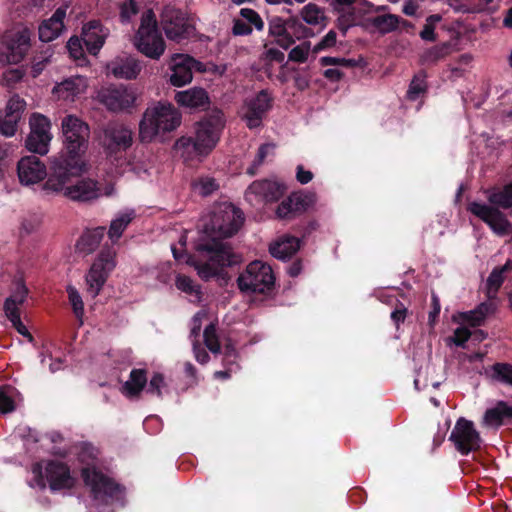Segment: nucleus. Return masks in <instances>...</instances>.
Listing matches in <instances>:
<instances>
[{
  "label": "nucleus",
  "instance_id": "dca6fc26",
  "mask_svg": "<svg viewBox=\"0 0 512 512\" xmlns=\"http://www.w3.org/2000/svg\"><path fill=\"white\" fill-rule=\"evenodd\" d=\"M132 143V130L122 123H109L103 129L101 145L109 155L126 151Z\"/></svg>",
  "mask_w": 512,
  "mask_h": 512
},
{
  "label": "nucleus",
  "instance_id": "2eb2a0df",
  "mask_svg": "<svg viewBox=\"0 0 512 512\" xmlns=\"http://www.w3.org/2000/svg\"><path fill=\"white\" fill-rule=\"evenodd\" d=\"M286 186L276 179L256 180L249 185L245 197L251 204L278 201L285 193Z\"/></svg>",
  "mask_w": 512,
  "mask_h": 512
},
{
  "label": "nucleus",
  "instance_id": "79ce46f5",
  "mask_svg": "<svg viewBox=\"0 0 512 512\" xmlns=\"http://www.w3.org/2000/svg\"><path fill=\"white\" fill-rule=\"evenodd\" d=\"M288 32L298 40L313 37V31L305 26L299 19L293 18L287 21Z\"/></svg>",
  "mask_w": 512,
  "mask_h": 512
},
{
  "label": "nucleus",
  "instance_id": "e433bc0d",
  "mask_svg": "<svg viewBox=\"0 0 512 512\" xmlns=\"http://www.w3.org/2000/svg\"><path fill=\"white\" fill-rule=\"evenodd\" d=\"M133 216L134 212L129 211L120 213L114 220H112L108 235L113 242H116L122 236L124 230L133 219Z\"/></svg>",
  "mask_w": 512,
  "mask_h": 512
},
{
  "label": "nucleus",
  "instance_id": "9b49d317",
  "mask_svg": "<svg viewBox=\"0 0 512 512\" xmlns=\"http://www.w3.org/2000/svg\"><path fill=\"white\" fill-rule=\"evenodd\" d=\"M449 440L461 455L479 450L483 442L473 422L465 418H459L456 421Z\"/></svg>",
  "mask_w": 512,
  "mask_h": 512
},
{
  "label": "nucleus",
  "instance_id": "774afa93",
  "mask_svg": "<svg viewBox=\"0 0 512 512\" xmlns=\"http://www.w3.org/2000/svg\"><path fill=\"white\" fill-rule=\"evenodd\" d=\"M232 31L234 35H248L252 32V27L242 18L235 19Z\"/></svg>",
  "mask_w": 512,
  "mask_h": 512
},
{
  "label": "nucleus",
  "instance_id": "052dcab7",
  "mask_svg": "<svg viewBox=\"0 0 512 512\" xmlns=\"http://www.w3.org/2000/svg\"><path fill=\"white\" fill-rule=\"evenodd\" d=\"M207 317V313L203 310L198 311L191 320V329H190V338L191 340H196V338L200 334L201 325L203 319Z\"/></svg>",
  "mask_w": 512,
  "mask_h": 512
},
{
  "label": "nucleus",
  "instance_id": "1a4fd4ad",
  "mask_svg": "<svg viewBox=\"0 0 512 512\" xmlns=\"http://www.w3.org/2000/svg\"><path fill=\"white\" fill-rule=\"evenodd\" d=\"M274 275L271 267L261 261L249 263L238 276L237 284L244 293H266L274 285Z\"/></svg>",
  "mask_w": 512,
  "mask_h": 512
},
{
  "label": "nucleus",
  "instance_id": "cd10ccee",
  "mask_svg": "<svg viewBox=\"0 0 512 512\" xmlns=\"http://www.w3.org/2000/svg\"><path fill=\"white\" fill-rule=\"evenodd\" d=\"M300 248V240L296 237L286 236L272 245H270V253L279 260H286L293 256Z\"/></svg>",
  "mask_w": 512,
  "mask_h": 512
},
{
  "label": "nucleus",
  "instance_id": "2f4dec72",
  "mask_svg": "<svg viewBox=\"0 0 512 512\" xmlns=\"http://www.w3.org/2000/svg\"><path fill=\"white\" fill-rule=\"evenodd\" d=\"M512 417V408L505 402H499L495 407L488 409L483 417V424L490 427H498L504 418Z\"/></svg>",
  "mask_w": 512,
  "mask_h": 512
},
{
  "label": "nucleus",
  "instance_id": "603ef678",
  "mask_svg": "<svg viewBox=\"0 0 512 512\" xmlns=\"http://www.w3.org/2000/svg\"><path fill=\"white\" fill-rule=\"evenodd\" d=\"M310 52V42H303L289 52V59L294 62L303 63L307 60Z\"/></svg>",
  "mask_w": 512,
  "mask_h": 512
},
{
  "label": "nucleus",
  "instance_id": "c85d7f7f",
  "mask_svg": "<svg viewBox=\"0 0 512 512\" xmlns=\"http://www.w3.org/2000/svg\"><path fill=\"white\" fill-rule=\"evenodd\" d=\"M269 34L276 38V42L284 49H288L295 39L288 32L287 22L280 17H273L269 21Z\"/></svg>",
  "mask_w": 512,
  "mask_h": 512
},
{
  "label": "nucleus",
  "instance_id": "7c9ffc66",
  "mask_svg": "<svg viewBox=\"0 0 512 512\" xmlns=\"http://www.w3.org/2000/svg\"><path fill=\"white\" fill-rule=\"evenodd\" d=\"M400 20V17L395 14L385 13L367 18V23L373 26L379 33L387 34L398 28Z\"/></svg>",
  "mask_w": 512,
  "mask_h": 512
},
{
  "label": "nucleus",
  "instance_id": "0e129e2a",
  "mask_svg": "<svg viewBox=\"0 0 512 512\" xmlns=\"http://www.w3.org/2000/svg\"><path fill=\"white\" fill-rule=\"evenodd\" d=\"M434 372V367L427 366L425 371L419 370L416 378L414 379V386L417 390L424 389L428 386V374Z\"/></svg>",
  "mask_w": 512,
  "mask_h": 512
},
{
  "label": "nucleus",
  "instance_id": "864d4df0",
  "mask_svg": "<svg viewBox=\"0 0 512 512\" xmlns=\"http://www.w3.org/2000/svg\"><path fill=\"white\" fill-rule=\"evenodd\" d=\"M496 379L512 386V365L497 363L493 366Z\"/></svg>",
  "mask_w": 512,
  "mask_h": 512
},
{
  "label": "nucleus",
  "instance_id": "c9c22d12",
  "mask_svg": "<svg viewBox=\"0 0 512 512\" xmlns=\"http://www.w3.org/2000/svg\"><path fill=\"white\" fill-rule=\"evenodd\" d=\"M104 235V228L99 227L93 231H88L81 236L77 243L78 249L83 253H91L99 245Z\"/></svg>",
  "mask_w": 512,
  "mask_h": 512
},
{
  "label": "nucleus",
  "instance_id": "f3484780",
  "mask_svg": "<svg viewBox=\"0 0 512 512\" xmlns=\"http://www.w3.org/2000/svg\"><path fill=\"white\" fill-rule=\"evenodd\" d=\"M5 50L0 52L1 64H17L23 60L30 47L28 29L13 31L5 36Z\"/></svg>",
  "mask_w": 512,
  "mask_h": 512
},
{
  "label": "nucleus",
  "instance_id": "8fccbe9b",
  "mask_svg": "<svg viewBox=\"0 0 512 512\" xmlns=\"http://www.w3.org/2000/svg\"><path fill=\"white\" fill-rule=\"evenodd\" d=\"M240 16L246 23H248L250 26L253 25L257 30L263 29L264 22L255 10L250 8H242L240 10Z\"/></svg>",
  "mask_w": 512,
  "mask_h": 512
},
{
  "label": "nucleus",
  "instance_id": "49530a36",
  "mask_svg": "<svg viewBox=\"0 0 512 512\" xmlns=\"http://www.w3.org/2000/svg\"><path fill=\"white\" fill-rule=\"evenodd\" d=\"M426 88L427 84L425 77L422 75H417L412 79L410 83L407 96L410 100H417L422 94L425 93Z\"/></svg>",
  "mask_w": 512,
  "mask_h": 512
},
{
  "label": "nucleus",
  "instance_id": "39448f33",
  "mask_svg": "<svg viewBox=\"0 0 512 512\" xmlns=\"http://www.w3.org/2000/svg\"><path fill=\"white\" fill-rule=\"evenodd\" d=\"M61 131L66 152L52 161H83L82 155L88 148L90 138L89 125L78 116L68 114L62 118Z\"/></svg>",
  "mask_w": 512,
  "mask_h": 512
},
{
  "label": "nucleus",
  "instance_id": "473e14b6",
  "mask_svg": "<svg viewBox=\"0 0 512 512\" xmlns=\"http://www.w3.org/2000/svg\"><path fill=\"white\" fill-rule=\"evenodd\" d=\"M28 295V289L19 281L16 283L15 288L11 295L5 300L4 311L5 315L20 313L19 307L25 302Z\"/></svg>",
  "mask_w": 512,
  "mask_h": 512
},
{
  "label": "nucleus",
  "instance_id": "a18cd8bd",
  "mask_svg": "<svg viewBox=\"0 0 512 512\" xmlns=\"http://www.w3.org/2000/svg\"><path fill=\"white\" fill-rule=\"evenodd\" d=\"M67 293H68L69 301H70V304L72 305L73 312H74L75 316L79 320H81L84 315V303L82 301V298H81L79 292L77 291V289L74 286L69 285V286H67Z\"/></svg>",
  "mask_w": 512,
  "mask_h": 512
},
{
  "label": "nucleus",
  "instance_id": "5701e85b",
  "mask_svg": "<svg viewBox=\"0 0 512 512\" xmlns=\"http://www.w3.org/2000/svg\"><path fill=\"white\" fill-rule=\"evenodd\" d=\"M109 30L105 28L99 21L92 20L83 26L82 40L88 51L96 55L103 46Z\"/></svg>",
  "mask_w": 512,
  "mask_h": 512
},
{
  "label": "nucleus",
  "instance_id": "4be33fe9",
  "mask_svg": "<svg viewBox=\"0 0 512 512\" xmlns=\"http://www.w3.org/2000/svg\"><path fill=\"white\" fill-rule=\"evenodd\" d=\"M87 88V78L83 76H73L56 84L52 93L59 100L73 102L83 95Z\"/></svg>",
  "mask_w": 512,
  "mask_h": 512
},
{
  "label": "nucleus",
  "instance_id": "13d9d810",
  "mask_svg": "<svg viewBox=\"0 0 512 512\" xmlns=\"http://www.w3.org/2000/svg\"><path fill=\"white\" fill-rule=\"evenodd\" d=\"M137 12L138 9L135 1L125 0L120 7V17L122 22H129Z\"/></svg>",
  "mask_w": 512,
  "mask_h": 512
},
{
  "label": "nucleus",
  "instance_id": "c03bdc74",
  "mask_svg": "<svg viewBox=\"0 0 512 512\" xmlns=\"http://www.w3.org/2000/svg\"><path fill=\"white\" fill-rule=\"evenodd\" d=\"M204 343L206 347L213 354H218L221 350V345L219 342V337L216 332V326L213 323H210L204 330L203 333Z\"/></svg>",
  "mask_w": 512,
  "mask_h": 512
},
{
  "label": "nucleus",
  "instance_id": "4d7b16f0",
  "mask_svg": "<svg viewBox=\"0 0 512 512\" xmlns=\"http://www.w3.org/2000/svg\"><path fill=\"white\" fill-rule=\"evenodd\" d=\"M165 387L164 377L160 373H155L148 384L147 392L158 397L162 396V389Z\"/></svg>",
  "mask_w": 512,
  "mask_h": 512
},
{
  "label": "nucleus",
  "instance_id": "9d476101",
  "mask_svg": "<svg viewBox=\"0 0 512 512\" xmlns=\"http://www.w3.org/2000/svg\"><path fill=\"white\" fill-rule=\"evenodd\" d=\"M116 253L112 249L103 250L91 265L85 276L87 293L95 298L102 290L109 274L116 266Z\"/></svg>",
  "mask_w": 512,
  "mask_h": 512
},
{
  "label": "nucleus",
  "instance_id": "7ed1b4c3",
  "mask_svg": "<svg viewBox=\"0 0 512 512\" xmlns=\"http://www.w3.org/2000/svg\"><path fill=\"white\" fill-rule=\"evenodd\" d=\"M224 116L220 110H212L195 125V136H182L174 145L184 161L202 159L217 145L224 128Z\"/></svg>",
  "mask_w": 512,
  "mask_h": 512
},
{
  "label": "nucleus",
  "instance_id": "338daca9",
  "mask_svg": "<svg viewBox=\"0 0 512 512\" xmlns=\"http://www.w3.org/2000/svg\"><path fill=\"white\" fill-rule=\"evenodd\" d=\"M24 72L20 68L9 69L4 72L3 79L8 86H12L22 79Z\"/></svg>",
  "mask_w": 512,
  "mask_h": 512
},
{
  "label": "nucleus",
  "instance_id": "f8f14e48",
  "mask_svg": "<svg viewBox=\"0 0 512 512\" xmlns=\"http://www.w3.org/2000/svg\"><path fill=\"white\" fill-rule=\"evenodd\" d=\"M30 133L26 139V147L29 151L45 155L52 140L51 122L40 113H33L29 119Z\"/></svg>",
  "mask_w": 512,
  "mask_h": 512
},
{
  "label": "nucleus",
  "instance_id": "37998d69",
  "mask_svg": "<svg viewBox=\"0 0 512 512\" xmlns=\"http://www.w3.org/2000/svg\"><path fill=\"white\" fill-rule=\"evenodd\" d=\"M175 285L178 290L190 296H194L197 300L200 299V287L188 276L178 275L176 277Z\"/></svg>",
  "mask_w": 512,
  "mask_h": 512
},
{
  "label": "nucleus",
  "instance_id": "412c9836",
  "mask_svg": "<svg viewBox=\"0 0 512 512\" xmlns=\"http://www.w3.org/2000/svg\"><path fill=\"white\" fill-rule=\"evenodd\" d=\"M19 180L24 185H32L42 181L47 170L45 164L35 155L22 157L17 165Z\"/></svg>",
  "mask_w": 512,
  "mask_h": 512
},
{
  "label": "nucleus",
  "instance_id": "b1692460",
  "mask_svg": "<svg viewBox=\"0 0 512 512\" xmlns=\"http://www.w3.org/2000/svg\"><path fill=\"white\" fill-rule=\"evenodd\" d=\"M108 72L116 78L131 80L135 79L141 69V63L132 56H120L107 65Z\"/></svg>",
  "mask_w": 512,
  "mask_h": 512
},
{
  "label": "nucleus",
  "instance_id": "4468645a",
  "mask_svg": "<svg viewBox=\"0 0 512 512\" xmlns=\"http://www.w3.org/2000/svg\"><path fill=\"white\" fill-rule=\"evenodd\" d=\"M498 208L479 202H472L468 206V210L485 222L496 235H512V223Z\"/></svg>",
  "mask_w": 512,
  "mask_h": 512
},
{
  "label": "nucleus",
  "instance_id": "6ab92c4d",
  "mask_svg": "<svg viewBox=\"0 0 512 512\" xmlns=\"http://www.w3.org/2000/svg\"><path fill=\"white\" fill-rule=\"evenodd\" d=\"M161 23L166 36L176 42L189 37L193 32L192 25L185 15L177 9L166 8L163 11Z\"/></svg>",
  "mask_w": 512,
  "mask_h": 512
},
{
  "label": "nucleus",
  "instance_id": "0eeeda50",
  "mask_svg": "<svg viewBox=\"0 0 512 512\" xmlns=\"http://www.w3.org/2000/svg\"><path fill=\"white\" fill-rule=\"evenodd\" d=\"M82 478L85 485L90 488L93 499L97 505L121 502L124 496V488L112 478L102 473L94 466L82 469Z\"/></svg>",
  "mask_w": 512,
  "mask_h": 512
},
{
  "label": "nucleus",
  "instance_id": "680f3d73",
  "mask_svg": "<svg viewBox=\"0 0 512 512\" xmlns=\"http://www.w3.org/2000/svg\"><path fill=\"white\" fill-rule=\"evenodd\" d=\"M11 390H0V412L8 413L15 409Z\"/></svg>",
  "mask_w": 512,
  "mask_h": 512
},
{
  "label": "nucleus",
  "instance_id": "de8ad7c7",
  "mask_svg": "<svg viewBox=\"0 0 512 512\" xmlns=\"http://www.w3.org/2000/svg\"><path fill=\"white\" fill-rule=\"evenodd\" d=\"M19 120L20 118H17V115L5 113L4 116H0V133L6 137L13 136L17 130Z\"/></svg>",
  "mask_w": 512,
  "mask_h": 512
},
{
  "label": "nucleus",
  "instance_id": "aec40b11",
  "mask_svg": "<svg viewBox=\"0 0 512 512\" xmlns=\"http://www.w3.org/2000/svg\"><path fill=\"white\" fill-rule=\"evenodd\" d=\"M198 62L187 54H174L170 59V83L175 87L189 84L193 78V69Z\"/></svg>",
  "mask_w": 512,
  "mask_h": 512
},
{
  "label": "nucleus",
  "instance_id": "393cba45",
  "mask_svg": "<svg viewBox=\"0 0 512 512\" xmlns=\"http://www.w3.org/2000/svg\"><path fill=\"white\" fill-rule=\"evenodd\" d=\"M68 6L64 5L56 9L53 15L39 26V38L43 42H50L58 38L64 29V19Z\"/></svg>",
  "mask_w": 512,
  "mask_h": 512
},
{
  "label": "nucleus",
  "instance_id": "20e7f679",
  "mask_svg": "<svg viewBox=\"0 0 512 512\" xmlns=\"http://www.w3.org/2000/svg\"><path fill=\"white\" fill-rule=\"evenodd\" d=\"M180 124L179 111L170 103L158 102L145 110L139 123V139L143 143L163 139L166 133L174 131Z\"/></svg>",
  "mask_w": 512,
  "mask_h": 512
},
{
  "label": "nucleus",
  "instance_id": "bf43d9fd",
  "mask_svg": "<svg viewBox=\"0 0 512 512\" xmlns=\"http://www.w3.org/2000/svg\"><path fill=\"white\" fill-rule=\"evenodd\" d=\"M337 40V34L334 30H330L318 44H316L313 48L314 53H318L322 50H326L335 46Z\"/></svg>",
  "mask_w": 512,
  "mask_h": 512
},
{
  "label": "nucleus",
  "instance_id": "a878e982",
  "mask_svg": "<svg viewBox=\"0 0 512 512\" xmlns=\"http://www.w3.org/2000/svg\"><path fill=\"white\" fill-rule=\"evenodd\" d=\"M315 202L316 195L314 193L290 196L279 204L276 215L278 218L286 219L295 212L306 210Z\"/></svg>",
  "mask_w": 512,
  "mask_h": 512
},
{
  "label": "nucleus",
  "instance_id": "4c0bfd02",
  "mask_svg": "<svg viewBox=\"0 0 512 512\" xmlns=\"http://www.w3.org/2000/svg\"><path fill=\"white\" fill-rule=\"evenodd\" d=\"M511 267V263L508 261L503 267L496 268L490 273L486 283L487 295L489 298L495 297L498 289L500 288L504 281L503 273L510 269Z\"/></svg>",
  "mask_w": 512,
  "mask_h": 512
},
{
  "label": "nucleus",
  "instance_id": "bb28decb",
  "mask_svg": "<svg viewBox=\"0 0 512 512\" xmlns=\"http://www.w3.org/2000/svg\"><path fill=\"white\" fill-rule=\"evenodd\" d=\"M175 101L182 107L199 109L209 104V96L203 88L193 87L177 92Z\"/></svg>",
  "mask_w": 512,
  "mask_h": 512
},
{
  "label": "nucleus",
  "instance_id": "a211bd4d",
  "mask_svg": "<svg viewBox=\"0 0 512 512\" xmlns=\"http://www.w3.org/2000/svg\"><path fill=\"white\" fill-rule=\"evenodd\" d=\"M97 100L110 111H122L134 105L136 94L123 85L110 86L98 91Z\"/></svg>",
  "mask_w": 512,
  "mask_h": 512
},
{
  "label": "nucleus",
  "instance_id": "6e6d98bb",
  "mask_svg": "<svg viewBox=\"0 0 512 512\" xmlns=\"http://www.w3.org/2000/svg\"><path fill=\"white\" fill-rule=\"evenodd\" d=\"M6 317L10 320L12 326L17 330L19 334L26 337L29 342H33L34 338L21 321L20 313L8 314Z\"/></svg>",
  "mask_w": 512,
  "mask_h": 512
},
{
  "label": "nucleus",
  "instance_id": "f704fd0d",
  "mask_svg": "<svg viewBox=\"0 0 512 512\" xmlns=\"http://www.w3.org/2000/svg\"><path fill=\"white\" fill-rule=\"evenodd\" d=\"M301 19L310 26H326V15L323 8L314 3H308L300 11Z\"/></svg>",
  "mask_w": 512,
  "mask_h": 512
},
{
  "label": "nucleus",
  "instance_id": "3c124183",
  "mask_svg": "<svg viewBox=\"0 0 512 512\" xmlns=\"http://www.w3.org/2000/svg\"><path fill=\"white\" fill-rule=\"evenodd\" d=\"M26 107V102L24 99L15 95L11 97L7 103L5 113L8 115H17V118L21 119L22 113L24 112Z\"/></svg>",
  "mask_w": 512,
  "mask_h": 512
},
{
  "label": "nucleus",
  "instance_id": "6e6552de",
  "mask_svg": "<svg viewBox=\"0 0 512 512\" xmlns=\"http://www.w3.org/2000/svg\"><path fill=\"white\" fill-rule=\"evenodd\" d=\"M33 480L30 482L32 487L46 488V483L52 491L69 489L75 483L74 477L70 474L68 466L60 461H49L45 466V476H43L42 466L36 463L32 468Z\"/></svg>",
  "mask_w": 512,
  "mask_h": 512
},
{
  "label": "nucleus",
  "instance_id": "f257e3e1",
  "mask_svg": "<svg viewBox=\"0 0 512 512\" xmlns=\"http://www.w3.org/2000/svg\"><path fill=\"white\" fill-rule=\"evenodd\" d=\"M244 221L242 212L232 204L220 205L212 214L206 232L210 241L199 242L196 245L197 257L181 254L172 246V253L176 260H184L193 266L203 280L218 276L222 269L241 262V257L232 251V248L220 241V238L233 236L240 229Z\"/></svg>",
  "mask_w": 512,
  "mask_h": 512
},
{
  "label": "nucleus",
  "instance_id": "72a5a7b5",
  "mask_svg": "<svg viewBox=\"0 0 512 512\" xmlns=\"http://www.w3.org/2000/svg\"><path fill=\"white\" fill-rule=\"evenodd\" d=\"M487 199L493 206L503 209L512 208V181L500 189L488 190Z\"/></svg>",
  "mask_w": 512,
  "mask_h": 512
},
{
  "label": "nucleus",
  "instance_id": "ea45409f",
  "mask_svg": "<svg viewBox=\"0 0 512 512\" xmlns=\"http://www.w3.org/2000/svg\"><path fill=\"white\" fill-rule=\"evenodd\" d=\"M192 188L195 193L201 196H208L218 190L219 184L212 177H199L192 183Z\"/></svg>",
  "mask_w": 512,
  "mask_h": 512
},
{
  "label": "nucleus",
  "instance_id": "09e8293b",
  "mask_svg": "<svg viewBox=\"0 0 512 512\" xmlns=\"http://www.w3.org/2000/svg\"><path fill=\"white\" fill-rule=\"evenodd\" d=\"M274 145L267 143L260 146L258 153L256 155L255 160L253 161V164L247 169V173L250 175H254L256 173V170L258 167L263 163L266 156L273 152Z\"/></svg>",
  "mask_w": 512,
  "mask_h": 512
},
{
  "label": "nucleus",
  "instance_id": "69168bd1",
  "mask_svg": "<svg viewBox=\"0 0 512 512\" xmlns=\"http://www.w3.org/2000/svg\"><path fill=\"white\" fill-rule=\"evenodd\" d=\"M472 336V332L466 327H459L454 331L452 341L457 346H464L468 339Z\"/></svg>",
  "mask_w": 512,
  "mask_h": 512
},
{
  "label": "nucleus",
  "instance_id": "f03ea898",
  "mask_svg": "<svg viewBox=\"0 0 512 512\" xmlns=\"http://www.w3.org/2000/svg\"><path fill=\"white\" fill-rule=\"evenodd\" d=\"M52 173L45 182V191L62 194L70 200L86 202L97 199L100 196H113L116 193L113 181H109L103 187L91 179H83L74 185H69L72 177L80 175L84 171L83 161H52Z\"/></svg>",
  "mask_w": 512,
  "mask_h": 512
},
{
  "label": "nucleus",
  "instance_id": "a19ab883",
  "mask_svg": "<svg viewBox=\"0 0 512 512\" xmlns=\"http://www.w3.org/2000/svg\"><path fill=\"white\" fill-rule=\"evenodd\" d=\"M450 52L451 45L445 43L428 49L422 54L421 59L424 63L432 64L445 58Z\"/></svg>",
  "mask_w": 512,
  "mask_h": 512
},
{
  "label": "nucleus",
  "instance_id": "5fc2aeb1",
  "mask_svg": "<svg viewBox=\"0 0 512 512\" xmlns=\"http://www.w3.org/2000/svg\"><path fill=\"white\" fill-rule=\"evenodd\" d=\"M51 55L50 48H47L40 56L34 58L32 64L33 77H37L43 71L45 66L50 62Z\"/></svg>",
  "mask_w": 512,
  "mask_h": 512
},
{
  "label": "nucleus",
  "instance_id": "423d86ee",
  "mask_svg": "<svg viewBox=\"0 0 512 512\" xmlns=\"http://www.w3.org/2000/svg\"><path fill=\"white\" fill-rule=\"evenodd\" d=\"M133 44L140 53L153 60L160 59L164 54L166 44L158 29L156 16L152 10H147L142 14Z\"/></svg>",
  "mask_w": 512,
  "mask_h": 512
},
{
  "label": "nucleus",
  "instance_id": "58836bf2",
  "mask_svg": "<svg viewBox=\"0 0 512 512\" xmlns=\"http://www.w3.org/2000/svg\"><path fill=\"white\" fill-rule=\"evenodd\" d=\"M491 310V304L481 303L475 310L464 313L463 319L473 327L480 326Z\"/></svg>",
  "mask_w": 512,
  "mask_h": 512
},
{
  "label": "nucleus",
  "instance_id": "c756f323",
  "mask_svg": "<svg viewBox=\"0 0 512 512\" xmlns=\"http://www.w3.org/2000/svg\"><path fill=\"white\" fill-rule=\"evenodd\" d=\"M147 383L146 371L144 369H133L129 379L124 383L122 392L127 397L138 396Z\"/></svg>",
  "mask_w": 512,
  "mask_h": 512
},
{
  "label": "nucleus",
  "instance_id": "ddd939ff",
  "mask_svg": "<svg viewBox=\"0 0 512 512\" xmlns=\"http://www.w3.org/2000/svg\"><path fill=\"white\" fill-rule=\"evenodd\" d=\"M273 98L267 90H261L256 95L244 100L240 110L241 118L250 128H257L272 107Z\"/></svg>",
  "mask_w": 512,
  "mask_h": 512
},
{
  "label": "nucleus",
  "instance_id": "e2e57ef3",
  "mask_svg": "<svg viewBox=\"0 0 512 512\" xmlns=\"http://www.w3.org/2000/svg\"><path fill=\"white\" fill-rule=\"evenodd\" d=\"M69 54L75 60H81L84 55V50L81 45V40L77 37H72L67 43Z\"/></svg>",
  "mask_w": 512,
  "mask_h": 512
}]
</instances>
